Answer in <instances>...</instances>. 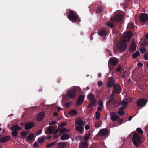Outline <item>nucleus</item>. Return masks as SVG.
I'll return each mask as SVG.
<instances>
[{
    "mask_svg": "<svg viewBox=\"0 0 148 148\" xmlns=\"http://www.w3.org/2000/svg\"><path fill=\"white\" fill-rule=\"evenodd\" d=\"M69 13V14L67 16V18L70 21L73 22L80 21V20H78L79 16L77 13L72 10H70Z\"/></svg>",
    "mask_w": 148,
    "mask_h": 148,
    "instance_id": "f257e3e1",
    "label": "nucleus"
},
{
    "mask_svg": "<svg viewBox=\"0 0 148 148\" xmlns=\"http://www.w3.org/2000/svg\"><path fill=\"white\" fill-rule=\"evenodd\" d=\"M132 141L135 146H138L141 143V137L138 134L135 133L133 136Z\"/></svg>",
    "mask_w": 148,
    "mask_h": 148,
    "instance_id": "f03ea898",
    "label": "nucleus"
},
{
    "mask_svg": "<svg viewBox=\"0 0 148 148\" xmlns=\"http://www.w3.org/2000/svg\"><path fill=\"white\" fill-rule=\"evenodd\" d=\"M116 47L120 51L123 52L126 50L127 48V44L125 41H121L118 42Z\"/></svg>",
    "mask_w": 148,
    "mask_h": 148,
    "instance_id": "7ed1b4c3",
    "label": "nucleus"
},
{
    "mask_svg": "<svg viewBox=\"0 0 148 148\" xmlns=\"http://www.w3.org/2000/svg\"><path fill=\"white\" fill-rule=\"evenodd\" d=\"M115 80L113 77H110L108 78V80L106 84V87L110 88L113 86L115 84Z\"/></svg>",
    "mask_w": 148,
    "mask_h": 148,
    "instance_id": "20e7f679",
    "label": "nucleus"
},
{
    "mask_svg": "<svg viewBox=\"0 0 148 148\" xmlns=\"http://www.w3.org/2000/svg\"><path fill=\"white\" fill-rule=\"evenodd\" d=\"M147 102V100L144 98L138 99L136 102L138 107H143L144 106Z\"/></svg>",
    "mask_w": 148,
    "mask_h": 148,
    "instance_id": "39448f33",
    "label": "nucleus"
},
{
    "mask_svg": "<svg viewBox=\"0 0 148 148\" xmlns=\"http://www.w3.org/2000/svg\"><path fill=\"white\" fill-rule=\"evenodd\" d=\"M123 15L119 14L116 15L114 17H111V20L112 22L115 21L116 22H119L121 21L123 19Z\"/></svg>",
    "mask_w": 148,
    "mask_h": 148,
    "instance_id": "423d86ee",
    "label": "nucleus"
},
{
    "mask_svg": "<svg viewBox=\"0 0 148 148\" xmlns=\"http://www.w3.org/2000/svg\"><path fill=\"white\" fill-rule=\"evenodd\" d=\"M76 93V91L75 89H71L67 93V96L70 99H72L75 97Z\"/></svg>",
    "mask_w": 148,
    "mask_h": 148,
    "instance_id": "0eeeda50",
    "label": "nucleus"
},
{
    "mask_svg": "<svg viewBox=\"0 0 148 148\" xmlns=\"http://www.w3.org/2000/svg\"><path fill=\"white\" fill-rule=\"evenodd\" d=\"M113 90L115 94H120L121 92V88L119 84H115L113 86Z\"/></svg>",
    "mask_w": 148,
    "mask_h": 148,
    "instance_id": "6e6552de",
    "label": "nucleus"
},
{
    "mask_svg": "<svg viewBox=\"0 0 148 148\" xmlns=\"http://www.w3.org/2000/svg\"><path fill=\"white\" fill-rule=\"evenodd\" d=\"M140 19L143 23L148 21V14L145 13H142L140 16Z\"/></svg>",
    "mask_w": 148,
    "mask_h": 148,
    "instance_id": "1a4fd4ad",
    "label": "nucleus"
},
{
    "mask_svg": "<svg viewBox=\"0 0 148 148\" xmlns=\"http://www.w3.org/2000/svg\"><path fill=\"white\" fill-rule=\"evenodd\" d=\"M86 123L85 121L82 120L80 118H77L75 120V125H79V126H84L85 125Z\"/></svg>",
    "mask_w": 148,
    "mask_h": 148,
    "instance_id": "9d476101",
    "label": "nucleus"
},
{
    "mask_svg": "<svg viewBox=\"0 0 148 148\" xmlns=\"http://www.w3.org/2000/svg\"><path fill=\"white\" fill-rule=\"evenodd\" d=\"M114 99V98L110 97L109 100L107 101L106 104L109 106L116 105L117 103V101Z\"/></svg>",
    "mask_w": 148,
    "mask_h": 148,
    "instance_id": "9b49d317",
    "label": "nucleus"
},
{
    "mask_svg": "<svg viewBox=\"0 0 148 148\" xmlns=\"http://www.w3.org/2000/svg\"><path fill=\"white\" fill-rule=\"evenodd\" d=\"M84 96L80 95L79 97L76 101V104L77 106L81 105L84 101Z\"/></svg>",
    "mask_w": 148,
    "mask_h": 148,
    "instance_id": "f8f14e48",
    "label": "nucleus"
},
{
    "mask_svg": "<svg viewBox=\"0 0 148 148\" xmlns=\"http://www.w3.org/2000/svg\"><path fill=\"white\" fill-rule=\"evenodd\" d=\"M34 125V123L28 122L25 125V129L26 130H29L33 127Z\"/></svg>",
    "mask_w": 148,
    "mask_h": 148,
    "instance_id": "ddd939ff",
    "label": "nucleus"
},
{
    "mask_svg": "<svg viewBox=\"0 0 148 148\" xmlns=\"http://www.w3.org/2000/svg\"><path fill=\"white\" fill-rule=\"evenodd\" d=\"M118 61V59L115 57L111 58L109 60L110 63L113 66L115 65Z\"/></svg>",
    "mask_w": 148,
    "mask_h": 148,
    "instance_id": "4468645a",
    "label": "nucleus"
},
{
    "mask_svg": "<svg viewBox=\"0 0 148 148\" xmlns=\"http://www.w3.org/2000/svg\"><path fill=\"white\" fill-rule=\"evenodd\" d=\"M108 133V130L106 129H101L99 131L100 134L104 136H106L107 135Z\"/></svg>",
    "mask_w": 148,
    "mask_h": 148,
    "instance_id": "2eb2a0df",
    "label": "nucleus"
},
{
    "mask_svg": "<svg viewBox=\"0 0 148 148\" xmlns=\"http://www.w3.org/2000/svg\"><path fill=\"white\" fill-rule=\"evenodd\" d=\"M132 36V33L129 32H126L124 35V37L127 38L128 41H129Z\"/></svg>",
    "mask_w": 148,
    "mask_h": 148,
    "instance_id": "dca6fc26",
    "label": "nucleus"
},
{
    "mask_svg": "<svg viewBox=\"0 0 148 148\" xmlns=\"http://www.w3.org/2000/svg\"><path fill=\"white\" fill-rule=\"evenodd\" d=\"M45 113L43 112H40L37 116V120L40 121L44 117Z\"/></svg>",
    "mask_w": 148,
    "mask_h": 148,
    "instance_id": "f3484780",
    "label": "nucleus"
},
{
    "mask_svg": "<svg viewBox=\"0 0 148 148\" xmlns=\"http://www.w3.org/2000/svg\"><path fill=\"white\" fill-rule=\"evenodd\" d=\"M11 138L10 136H6L0 139V142L4 143L8 141Z\"/></svg>",
    "mask_w": 148,
    "mask_h": 148,
    "instance_id": "a211bd4d",
    "label": "nucleus"
},
{
    "mask_svg": "<svg viewBox=\"0 0 148 148\" xmlns=\"http://www.w3.org/2000/svg\"><path fill=\"white\" fill-rule=\"evenodd\" d=\"M136 50V45L134 42H132L130 45V50L131 52L135 51Z\"/></svg>",
    "mask_w": 148,
    "mask_h": 148,
    "instance_id": "6ab92c4d",
    "label": "nucleus"
},
{
    "mask_svg": "<svg viewBox=\"0 0 148 148\" xmlns=\"http://www.w3.org/2000/svg\"><path fill=\"white\" fill-rule=\"evenodd\" d=\"M88 144L87 142H83L80 143L79 145V148H88Z\"/></svg>",
    "mask_w": 148,
    "mask_h": 148,
    "instance_id": "aec40b11",
    "label": "nucleus"
},
{
    "mask_svg": "<svg viewBox=\"0 0 148 148\" xmlns=\"http://www.w3.org/2000/svg\"><path fill=\"white\" fill-rule=\"evenodd\" d=\"M114 114V112H112L110 113L111 119L113 121H115L117 119H119L120 118V117L115 114H114V115H112V114Z\"/></svg>",
    "mask_w": 148,
    "mask_h": 148,
    "instance_id": "412c9836",
    "label": "nucleus"
},
{
    "mask_svg": "<svg viewBox=\"0 0 148 148\" xmlns=\"http://www.w3.org/2000/svg\"><path fill=\"white\" fill-rule=\"evenodd\" d=\"M77 114V112L75 110H71L69 112V115L72 116H74L76 115Z\"/></svg>",
    "mask_w": 148,
    "mask_h": 148,
    "instance_id": "4be33fe9",
    "label": "nucleus"
},
{
    "mask_svg": "<svg viewBox=\"0 0 148 148\" xmlns=\"http://www.w3.org/2000/svg\"><path fill=\"white\" fill-rule=\"evenodd\" d=\"M69 138V136L68 134H64L61 136V139L62 140H68Z\"/></svg>",
    "mask_w": 148,
    "mask_h": 148,
    "instance_id": "5701e85b",
    "label": "nucleus"
},
{
    "mask_svg": "<svg viewBox=\"0 0 148 148\" xmlns=\"http://www.w3.org/2000/svg\"><path fill=\"white\" fill-rule=\"evenodd\" d=\"M21 129V128L18 125H16L13 126L11 128V130H16V131L20 130Z\"/></svg>",
    "mask_w": 148,
    "mask_h": 148,
    "instance_id": "b1692460",
    "label": "nucleus"
},
{
    "mask_svg": "<svg viewBox=\"0 0 148 148\" xmlns=\"http://www.w3.org/2000/svg\"><path fill=\"white\" fill-rule=\"evenodd\" d=\"M98 33L100 36H102L106 34V30L104 29H101L100 30L99 29Z\"/></svg>",
    "mask_w": 148,
    "mask_h": 148,
    "instance_id": "393cba45",
    "label": "nucleus"
},
{
    "mask_svg": "<svg viewBox=\"0 0 148 148\" xmlns=\"http://www.w3.org/2000/svg\"><path fill=\"white\" fill-rule=\"evenodd\" d=\"M96 101V100L90 101V102L89 103L88 105V108H92L93 106L95 105Z\"/></svg>",
    "mask_w": 148,
    "mask_h": 148,
    "instance_id": "a878e982",
    "label": "nucleus"
},
{
    "mask_svg": "<svg viewBox=\"0 0 148 148\" xmlns=\"http://www.w3.org/2000/svg\"><path fill=\"white\" fill-rule=\"evenodd\" d=\"M55 131L54 128L52 127H49L48 129L47 132L50 134H53Z\"/></svg>",
    "mask_w": 148,
    "mask_h": 148,
    "instance_id": "bb28decb",
    "label": "nucleus"
},
{
    "mask_svg": "<svg viewBox=\"0 0 148 148\" xmlns=\"http://www.w3.org/2000/svg\"><path fill=\"white\" fill-rule=\"evenodd\" d=\"M87 98L90 101L95 100L94 99V95L92 93L88 94L87 96Z\"/></svg>",
    "mask_w": 148,
    "mask_h": 148,
    "instance_id": "cd10ccee",
    "label": "nucleus"
},
{
    "mask_svg": "<svg viewBox=\"0 0 148 148\" xmlns=\"http://www.w3.org/2000/svg\"><path fill=\"white\" fill-rule=\"evenodd\" d=\"M58 147L59 148H64L66 145V143L64 142H59L58 143Z\"/></svg>",
    "mask_w": 148,
    "mask_h": 148,
    "instance_id": "c85d7f7f",
    "label": "nucleus"
},
{
    "mask_svg": "<svg viewBox=\"0 0 148 148\" xmlns=\"http://www.w3.org/2000/svg\"><path fill=\"white\" fill-rule=\"evenodd\" d=\"M75 129L76 130L78 131L81 133L84 130L83 127L82 126H77Z\"/></svg>",
    "mask_w": 148,
    "mask_h": 148,
    "instance_id": "c756f323",
    "label": "nucleus"
},
{
    "mask_svg": "<svg viewBox=\"0 0 148 148\" xmlns=\"http://www.w3.org/2000/svg\"><path fill=\"white\" fill-rule=\"evenodd\" d=\"M103 8L101 6H98L96 10V13H101L103 11Z\"/></svg>",
    "mask_w": 148,
    "mask_h": 148,
    "instance_id": "7c9ffc66",
    "label": "nucleus"
},
{
    "mask_svg": "<svg viewBox=\"0 0 148 148\" xmlns=\"http://www.w3.org/2000/svg\"><path fill=\"white\" fill-rule=\"evenodd\" d=\"M59 133L62 134L65 132H69V130L66 129V128H64L62 129H59Z\"/></svg>",
    "mask_w": 148,
    "mask_h": 148,
    "instance_id": "2f4dec72",
    "label": "nucleus"
},
{
    "mask_svg": "<svg viewBox=\"0 0 148 148\" xmlns=\"http://www.w3.org/2000/svg\"><path fill=\"white\" fill-rule=\"evenodd\" d=\"M34 138V135L33 133H31L27 137V139L28 141H31Z\"/></svg>",
    "mask_w": 148,
    "mask_h": 148,
    "instance_id": "473e14b6",
    "label": "nucleus"
},
{
    "mask_svg": "<svg viewBox=\"0 0 148 148\" xmlns=\"http://www.w3.org/2000/svg\"><path fill=\"white\" fill-rule=\"evenodd\" d=\"M90 134V133L89 132L84 137V140L85 141L84 142H86L88 140Z\"/></svg>",
    "mask_w": 148,
    "mask_h": 148,
    "instance_id": "72a5a7b5",
    "label": "nucleus"
},
{
    "mask_svg": "<svg viewBox=\"0 0 148 148\" xmlns=\"http://www.w3.org/2000/svg\"><path fill=\"white\" fill-rule=\"evenodd\" d=\"M140 55L139 51H137L132 55V57L133 58H136L137 56H139Z\"/></svg>",
    "mask_w": 148,
    "mask_h": 148,
    "instance_id": "f704fd0d",
    "label": "nucleus"
},
{
    "mask_svg": "<svg viewBox=\"0 0 148 148\" xmlns=\"http://www.w3.org/2000/svg\"><path fill=\"white\" fill-rule=\"evenodd\" d=\"M96 116L95 118L97 120H99L100 119V116L101 114L100 112L99 111H96L95 112Z\"/></svg>",
    "mask_w": 148,
    "mask_h": 148,
    "instance_id": "c9c22d12",
    "label": "nucleus"
},
{
    "mask_svg": "<svg viewBox=\"0 0 148 148\" xmlns=\"http://www.w3.org/2000/svg\"><path fill=\"white\" fill-rule=\"evenodd\" d=\"M45 138L44 137L42 136L41 138H38V141L39 143H41L45 141Z\"/></svg>",
    "mask_w": 148,
    "mask_h": 148,
    "instance_id": "e433bc0d",
    "label": "nucleus"
},
{
    "mask_svg": "<svg viewBox=\"0 0 148 148\" xmlns=\"http://www.w3.org/2000/svg\"><path fill=\"white\" fill-rule=\"evenodd\" d=\"M94 125L96 128L99 127L101 126L100 122L99 121L98 122H95L94 123Z\"/></svg>",
    "mask_w": 148,
    "mask_h": 148,
    "instance_id": "4c0bfd02",
    "label": "nucleus"
},
{
    "mask_svg": "<svg viewBox=\"0 0 148 148\" xmlns=\"http://www.w3.org/2000/svg\"><path fill=\"white\" fill-rule=\"evenodd\" d=\"M18 134V133L16 131V130H14L11 133V135L13 138L16 137L17 136Z\"/></svg>",
    "mask_w": 148,
    "mask_h": 148,
    "instance_id": "58836bf2",
    "label": "nucleus"
},
{
    "mask_svg": "<svg viewBox=\"0 0 148 148\" xmlns=\"http://www.w3.org/2000/svg\"><path fill=\"white\" fill-rule=\"evenodd\" d=\"M106 25L107 26L110 28L113 27L114 26L113 23L110 22H107L106 23Z\"/></svg>",
    "mask_w": 148,
    "mask_h": 148,
    "instance_id": "ea45409f",
    "label": "nucleus"
},
{
    "mask_svg": "<svg viewBox=\"0 0 148 148\" xmlns=\"http://www.w3.org/2000/svg\"><path fill=\"white\" fill-rule=\"evenodd\" d=\"M117 113L120 116H122L124 114V111L122 110H118L117 112Z\"/></svg>",
    "mask_w": 148,
    "mask_h": 148,
    "instance_id": "a19ab883",
    "label": "nucleus"
},
{
    "mask_svg": "<svg viewBox=\"0 0 148 148\" xmlns=\"http://www.w3.org/2000/svg\"><path fill=\"white\" fill-rule=\"evenodd\" d=\"M128 26L131 29H133L134 27V24L132 23H130L128 25Z\"/></svg>",
    "mask_w": 148,
    "mask_h": 148,
    "instance_id": "79ce46f5",
    "label": "nucleus"
},
{
    "mask_svg": "<svg viewBox=\"0 0 148 148\" xmlns=\"http://www.w3.org/2000/svg\"><path fill=\"white\" fill-rule=\"evenodd\" d=\"M146 51V49L144 47H141L140 48V52L141 53H145Z\"/></svg>",
    "mask_w": 148,
    "mask_h": 148,
    "instance_id": "37998d69",
    "label": "nucleus"
},
{
    "mask_svg": "<svg viewBox=\"0 0 148 148\" xmlns=\"http://www.w3.org/2000/svg\"><path fill=\"white\" fill-rule=\"evenodd\" d=\"M137 132L139 133L142 134L143 133V131L140 128H138L136 129Z\"/></svg>",
    "mask_w": 148,
    "mask_h": 148,
    "instance_id": "c03bdc74",
    "label": "nucleus"
},
{
    "mask_svg": "<svg viewBox=\"0 0 148 148\" xmlns=\"http://www.w3.org/2000/svg\"><path fill=\"white\" fill-rule=\"evenodd\" d=\"M56 143V142H53L52 143H51L50 144H48L46 147H51L52 146H53V145L55 144Z\"/></svg>",
    "mask_w": 148,
    "mask_h": 148,
    "instance_id": "a18cd8bd",
    "label": "nucleus"
},
{
    "mask_svg": "<svg viewBox=\"0 0 148 148\" xmlns=\"http://www.w3.org/2000/svg\"><path fill=\"white\" fill-rule=\"evenodd\" d=\"M27 134V132L25 131L21 132L20 133L21 135L23 136H25Z\"/></svg>",
    "mask_w": 148,
    "mask_h": 148,
    "instance_id": "49530a36",
    "label": "nucleus"
},
{
    "mask_svg": "<svg viewBox=\"0 0 148 148\" xmlns=\"http://www.w3.org/2000/svg\"><path fill=\"white\" fill-rule=\"evenodd\" d=\"M57 123V122L56 121H52L50 122H49V125H52L54 124H56Z\"/></svg>",
    "mask_w": 148,
    "mask_h": 148,
    "instance_id": "de8ad7c7",
    "label": "nucleus"
},
{
    "mask_svg": "<svg viewBox=\"0 0 148 148\" xmlns=\"http://www.w3.org/2000/svg\"><path fill=\"white\" fill-rule=\"evenodd\" d=\"M121 103L123 106H126V105L128 103L127 102L125 101H123Z\"/></svg>",
    "mask_w": 148,
    "mask_h": 148,
    "instance_id": "09e8293b",
    "label": "nucleus"
},
{
    "mask_svg": "<svg viewBox=\"0 0 148 148\" xmlns=\"http://www.w3.org/2000/svg\"><path fill=\"white\" fill-rule=\"evenodd\" d=\"M102 82L101 81H99L98 82L97 84L99 87H100L102 85Z\"/></svg>",
    "mask_w": 148,
    "mask_h": 148,
    "instance_id": "8fccbe9b",
    "label": "nucleus"
},
{
    "mask_svg": "<svg viewBox=\"0 0 148 148\" xmlns=\"http://www.w3.org/2000/svg\"><path fill=\"white\" fill-rule=\"evenodd\" d=\"M66 125V123L64 122H62L60 125V126L61 127L64 126Z\"/></svg>",
    "mask_w": 148,
    "mask_h": 148,
    "instance_id": "3c124183",
    "label": "nucleus"
},
{
    "mask_svg": "<svg viewBox=\"0 0 148 148\" xmlns=\"http://www.w3.org/2000/svg\"><path fill=\"white\" fill-rule=\"evenodd\" d=\"M71 102H69L66 103L65 106L66 107H68L70 106L71 105Z\"/></svg>",
    "mask_w": 148,
    "mask_h": 148,
    "instance_id": "603ef678",
    "label": "nucleus"
},
{
    "mask_svg": "<svg viewBox=\"0 0 148 148\" xmlns=\"http://www.w3.org/2000/svg\"><path fill=\"white\" fill-rule=\"evenodd\" d=\"M144 57L145 60H148V53L145 54L144 56Z\"/></svg>",
    "mask_w": 148,
    "mask_h": 148,
    "instance_id": "864d4df0",
    "label": "nucleus"
},
{
    "mask_svg": "<svg viewBox=\"0 0 148 148\" xmlns=\"http://www.w3.org/2000/svg\"><path fill=\"white\" fill-rule=\"evenodd\" d=\"M33 146L36 147H38V144L37 142H35L33 145Z\"/></svg>",
    "mask_w": 148,
    "mask_h": 148,
    "instance_id": "5fc2aeb1",
    "label": "nucleus"
},
{
    "mask_svg": "<svg viewBox=\"0 0 148 148\" xmlns=\"http://www.w3.org/2000/svg\"><path fill=\"white\" fill-rule=\"evenodd\" d=\"M137 66L138 67H142L143 66V64L140 62H138L137 63Z\"/></svg>",
    "mask_w": 148,
    "mask_h": 148,
    "instance_id": "6e6d98bb",
    "label": "nucleus"
},
{
    "mask_svg": "<svg viewBox=\"0 0 148 148\" xmlns=\"http://www.w3.org/2000/svg\"><path fill=\"white\" fill-rule=\"evenodd\" d=\"M90 128V126L89 125H86L85 127V128L86 130H88Z\"/></svg>",
    "mask_w": 148,
    "mask_h": 148,
    "instance_id": "4d7b16f0",
    "label": "nucleus"
},
{
    "mask_svg": "<svg viewBox=\"0 0 148 148\" xmlns=\"http://www.w3.org/2000/svg\"><path fill=\"white\" fill-rule=\"evenodd\" d=\"M42 132V130H40L38 131L36 133V135H39L41 134Z\"/></svg>",
    "mask_w": 148,
    "mask_h": 148,
    "instance_id": "13d9d810",
    "label": "nucleus"
},
{
    "mask_svg": "<svg viewBox=\"0 0 148 148\" xmlns=\"http://www.w3.org/2000/svg\"><path fill=\"white\" fill-rule=\"evenodd\" d=\"M121 66L119 65L118 67L116 69V70L117 72H120L121 71Z\"/></svg>",
    "mask_w": 148,
    "mask_h": 148,
    "instance_id": "bf43d9fd",
    "label": "nucleus"
},
{
    "mask_svg": "<svg viewBox=\"0 0 148 148\" xmlns=\"http://www.w3.org/2000/svg\"><path fill=\"white\" fill-rule=\"evenodd\" d=\"M123 121V119H119L118 120V123H119V124H121L122 123V121Z\"/></svg>",
    "mask_w": 148,
    "mask_h": 148,
    "instance_id": "052dcab7",
    "label": "nucleus"
},
{
    "mask_svg": "<svg viewBox=\"0 0 148 148\" xmlns=\"http://www.w3.org/2000/svg\"><path fill=\"white\" fill-rule=\"evenodd\" d=\"M102 108L101 107H99L97 108V110H98L97 111H100L102 110Z\"/></svg>",
    "mask_w": 148,
    "mask_h": 148,
    "instance_id": "680f3d73",
    "label": "nucleus"
},
{
    "mask_svg": "<svg viewBox=\"0 0 148 148\" xmlns=\"http://www.w3.org/2000/svg\"><path fill=\"white\" fill-rule=\"evenodd\" d=\"M60 136V134L59 135H58V134H56L55 135L54 134V135L53 136V137L54 138H56Z\"/></svg>",
    "mask_w": 148,
    "mask_h": 148,
    "instance_id": "e2e57ef3",
    "label": "nucleus"
},
{
    "mask_svg": "<svg viewBox=\"0 0 148 148\" xmlns=\"http://www.w3.org/2000/svg\"><path fill=\"white\" fill-rule=\"evenodd\" d=\"M53 115L55 116H58V113L57 112H55L53 114Z\"/></svg>",
    "mask_w": 148,
    "mask_h": 148,
    "instance_id": "0e129e2a",
    "label": "nucleus"
},
{
    "mask_svg": "<svg viewBox=\"0 0 148 148\" xmlns=\"http://www.w3.org/2000/svg\"><path fill=\"white\" fill-rule=\"evenodd\" d=\"M58 130L57 129L55 131H54L53 134H55V135L56 134H57L58 133Z\"/></svg>",
    "mask_w": 148,
    "mask_h": 148,
    "instance_id": "69168bd1",
    "label": "nucleus"
},
{
    "mask_svg": "<svg viewBox=\"0 0 148 148\" xmlns=\"http://www.w3.org/2000/svg\"><path fill=\"white\" fill-rule=\"evenodd\" d=\"M99 104L101 106H103V104L102 102H100L99 103Z\"/></svg>",
    "mask_w": 148,
    "mask_h": 148,
    "instance_id": "338daca9",
    "label": "nucleus"
},
{
    "mask_svg": "<svg viewBox=\"0 0 148 148\" xmlns=\"http://www.w3.org/2000/svg\"><path fill=\"white\" fill-rule=\"evenodd\" d=\"M126 106H123L122 105V107L120 108L121 109H125Z\"/></svg>",
    "mask_w": 148,
    "mask_h": 148,
    "instance_id": "774afa93",
    "label": "nucleus"
}]
</instances>
